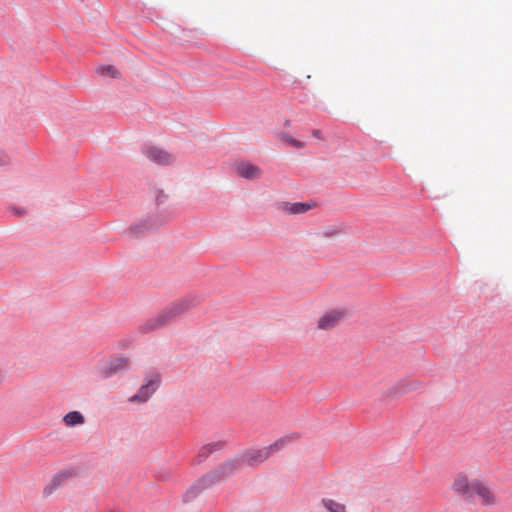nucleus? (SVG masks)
Segmentation results:
<instances>
[{
	"label": "nucleus",
	"instance_id": "8",
	"mask_svg": "<svg viewBox=\"0 0 512 512\" xmlns=\"http://www.w3.org/2000/svg\"><path fill=\"white\" fill-rule=\"evenodd\" d=\"M474 479H469L467 475L458 474L452 484V489L460 495L471 497L473 496Z\"/></svg>",
	"mask_w": 512,
	"mask_h": 512
},
{
	"label": "nucleus",
	"instance_id": "7",
	"mask_svg": "<svg viewBox=\"0 0 512 512\" xmlns=\"http://www.w3.org/2000/svg\"><path fill=\"white\" fill-rule=\"evenodd\" d=\"M473 495L479 496L481 503L485 506L497 504V497L487 482L474 479Z\"/></svg>",
	"mask_w": 512,
	"mask_h": 512
},
{
	"label": "nucleus",
	"instance_id": "4",
	"mask_svg": "<svg viewBox=\"0 0 512 512\" xmlns=\"http://www.w3.org/2000/svg\"><path fill=\"white\" fill-rule=\"evenodd\" d=\"M127 357H112L99 362L97 373L101 378H110L116 373L125 370L129 366Z\"/></svg>",
	"mask_w": 512,
	"mask_h": 512
},
{
	"label": "nucleus",
	"instance_id": "16",
	"mask_svg": "<svg viewBox=\"0 0 512 512\" xmlns=\"http://www.w3.org/2000/svg\"><path fill=\"white\" fill-rule=\"evenodd\" d=\"M287 142H288L291 146L296 147V148H302V147H304V143H303V142H300V141H298V140H296V139H293V138H288V139H287Z\"/></svg>",
	"mask_w": 512,
	"mask_h": 512
},
{
	"label": "nucleus",
	"instance_id": "9",
	"mask_svg": "<svg viewBox=\"0 0 512 512\" xmlns=\"http://www.w3.org/2000/svg\"><path fill=\"white\" fill-rule=\"evenodd\" d=\"M144 153L150 161L160 165L170 164L174 160L171 154L153 146L146 147Z\"/></svg>",
	"mask_w": 512,
	"mask_h": 512
},
{
	"label": "nucleus",
	"instance_id": "20",
	"mask_svg": "<svg viewBox=\"0 0 512 512\" xmlns=\"http://www.w3.org/2000/svg\"><path fill=\"white\" fill-rule=\"evenodd\" d=\"M135 233H139L141 232L142 230L140 229V226L139 225H135L131 228Z\"/></svg>",
	"mask_w": 512,
	"mask_h": 512
},
{
	"label": "nucleus",
	"instance_id": "2",
	"mask_svg": "<svg viewBox=\"0 0 512 512\" xmlns=\"http://www.w3.org/2000/svg\"><path fill=\"white\" fill-rule=\"evenodd\" d=\"M189 307L187 302H178L173 304L170 308L163 311L161 314L147 320L142 326L141 329L144 332L152 331L154 329H158L163 325L170 322L176 316L184 313Z\"/></svg>",
	"mask_w": 512,
	"mask_h": 512
},
{
	"label": "nucleus",
	"instance_id": "21",
	"mask_svg": "<svg viewBox=\"0 0 512 512\" xmlns=\"http://www.w3.org/2000/svg\"><path fill=\"white\" fill-rule=\"evenodd\" d=\"M152 227V224H149L146 226L147 229L151 228Z\"/></svg>",
	"mask_w": 512,
	"mask_h": 512
},
{
	"label": "nucleus",
	"instance_id": "12",
	"mask_svg": "<svg viewBox=\"0 0 512 512\" xmlns=\"http://www.w3.org/2000/svg\"><path fill=\"white\" fill-rule=\"evenodd\" d=\"M64 423L68 427L82 425L85 422L84 416L78 411H71L64 416Z\"/></svg>",
	"mask_w": 512,
	"mask_h": 512
},
{
	"label": "nucleus",
	"instance_id": "11",
	"mask_svg": "<svg viewBox=\"0 0 512 512\" xmlns=\"http://www.w3.org/2000/svg\"><path fill=\"white\" fill-rule=\"evenodd\" d=\"M315 205L313 203H304V202H282L279 206V209L285 213L290 215L303 214L308 210L312 209Z\"/></svg>",
	"mask_w": 512,
	"mask_h": 512
},
{
	"label": "nucleus",
	"instance_id": "14",
	"mask_svg": "<svg viewBox=\"0 0 512 512\" xmlns=\"http://www.w3.org/2000/svg\"><path fill=\"white\" fill-rule=\"evenodd\" d=\"M322 504L329 512H346L345 504L334 499H323Z\"/></svg>",
	"mask_w": 512,
	"mask_h": 512
},
{
	"label": "nucleus",
	"instance_id": "17",
	"mask_svg": "<svg viewBox=\"0 0 512 512\" xmlns=\"http://www.w3.org/2000/svg\"><path fill=\"white\" fill-rule=\"evenodd\" d=\"M12 211L17 215V216H23L26 214V211L24 208H13Z\"/></svg>",
	"mask_w": 512,
	"mask_h": 512
},
{
	"label": "nucleus",
	"instance_id": "5",
	"mask_svg": "<svg viewBox=\"0 0 512 512\" xmlns=\"http://www.w3.org/2000/svg\"><path fill=\"white\" fill-rule=\"evenodd\" d=\"M349 312L346 308H333L327 310L317 321V327L321 330H329L341 323Z\"/></svg>",
	"mask_w": 512,
	"mask_h": 512
},
{
	"label": "nucleus",
	"instance_id": "3",
	"mask_svg": "<svg viewBox=\"0 0 512 512\" xmlns=\"http://www.w3.org/2000/svg\"><path fill=\"white\" fill-rule=\"evenodd\" d=\"M160 382L161 378L159 374L151 373L147 375L138 392L135 395L131 396L128 399V401L136 404L145 403L152 397V395L159 388Z\"/></svg>",
	"mask_w": 512,
	"mask_h": 512
},
{
	"label": "nucleus",
	"instance_id": "19",
	"mask_svg": "<svg viewBox=\"0 0 512 512\" xmlns=\"http://www.w3.org/2000/svg\"><path fill=\"white\" fill-rule=\"evenodd\" d=\"M341 231H342L341 229H339V230H337V231H336V230H334L333 228H329V229L326 231V234H327V235H336V234L340 233Z\"/></svg>",
	"mask_w": 512,
	"mask_h": 512
},
{
	"label": "nucleus",
	"instance_id": "13",
	"mask_svg": "<svg viewBox=\"0 0 512 512\" xmlns=\"http://www.w3.org/2000/svg\"><path fill=\"white\" fill-rule=\"evenodd\" d=\"M96 72L102 77L118 78L119 71L113 65H101L96 68Z\"/></svg>",
	"mask_w": 512,
	"mask_h": 512
},
{
	"label": "nucleus",
	"instance_id": "10",
	"mask_svg": "<svg viewBox=\"0 0 512 512\" xmlns=\"http://www.w3.org/2000/svg\"><path fill=\"white\" fill-rule=\"evenodd\" d=\"M235 171L238 176L249 180L257 179L262 174L258 166L245 161L236 163Z\"/></svg>",
	"mask_w": 512,
	"mask_h": 512
},
{
	"label": "nucleus",
	"instance_id": "18",
	"mask_svg": "<svg viewBox=\"0 0 512 512\" xmlns=\"http://www.w3.org/2000/svg\"><path fill=\"white\" fill-rule=\"evenodd\" d=\"M312 135L317 139H322V132L320 130H317V129L313 130Z\"/></svg>",
	"mask_w": 512,
	"mask_h": 512
},
{
	"label": "nucleus",
	"instance_id": "15",
	"mask_svg": "<svg viewBox=\"0 0 512 512\" xmlns=\"http://www.w3.org/2000/svg\"><path fill=\"white\" fill-rule=\"evenodd\" d=\"M10 163L9 156L2 150H0V167L6 166Z\"/></svg>",
	"mask_w": 512,
	"mask_h": 512
},
{
	"label": "nucleus",
	"instance_id": "6",
	"mask_svg": "<svg viewBox=\"0 0 512 512\" xmlns=\"http://www.w3.org/2000/svg\"><path fill=\"white\" fill-rule=\"evenodd\" d=\"M473 495L479 496L481 503L485 506L497 504V497L487 482L474 479Z\"/></svg>",
	"mask_w": 512,
	"mask_h": 512
},
{
	"label": "nucleus",
	"instance_id": "1",
	"mask_svg": "<svg viewBox=\"0 0 512 512\" xmlns=\"http://www.w3.org/2000/svg\"><path fill=\"white\" fill-rule=\"evenodd\" d=\"M287 442L286 438H281L267 447L250 448L241 452L223 463L217 470L198 479L189 489L188 493L195 495L223 478L239 471L244 465L257 466L265 462L273 453L278 452Z\"/></svg>",
	"mask_w": 512,
	"mask_h": 512
}]
</instances>
